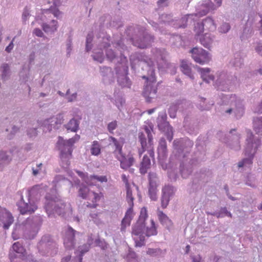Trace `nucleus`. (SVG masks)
Segmentation results:
<instances>
[{
	"mask_svg": "<svg viewBox=\"0 0 262 262\" xmlns=\"http://www.w3.org/2000/svg\"><path fill=\"white\" fill-rule=\"evenodd\" d=\"M80 139V136L76 135L74 137L68 140L59 137L57 142V147L60 150V158L63 163V166L67 167L70 165V159L72 157L73 151L72 146L74 144Z\"/></svg>",
	"mask_w": 262,
	"mask_h": 262,
	"instance_id": "1",
	"label": "nucleus"
},
{
	"mask_svg": "<svg viewBox=\"0 0 262 262\" xmlns=\"http://www.w3.org/2000/svg\"><path fill=\"white\" fill-rule=\"evenodd\" d=\"M40 192L39 187L38 186H35L29 191V196L30 198L29 203H25L22 201L18 203V209L22 214L27 213L31 214L37 209V206L34 202H31V198L35 195H39Z\"/></svg>",
	"mask_w": 262,
	"mask_h": 262,
	"instance_id": "2",
	"label": "nucleus"
},
{
	"mask_svg": "<svg viewBox=\"0 0 262 262\" xmlns=\"http://www.w3.org/2000/svg\"><path fill=\"white\" fill-rule=\"evenodd\" d=\"M190 52L192 54V58L197 63L204 64L208 63L210 60L208 53L202 48H193L191 50Z\"/></svg>",
	"mask_w": 262,
	"mask_h": 262,
	"instance_id": "3",
	"label": "nucleus"
},
{
	"mask_svg": "<svg viewBox=\"0 0 262 262\" xmlns=\"http://www.w3.org/2000/svg\"><path fill=\"white\" fill-rule=\"evenodd\" d=\"M116 157L120 161V167L125 170L133 166L135 162L134 155L131 152H129L127 155L122 152V154L116 155Z\"/></svg>",
	"mask_w": 262,
	"mask_h": 262,
	"instance_id": "4",
	"label": "nucleus"
},
{
	"mask_svg": "<svg viewBox=\"0 0 262 262\" xmlns=\"http://www.w3.org/2000/svg\"><path fill=\"white\" fill-rule=\"evenodd\" d=\"M145 227V224L141 223L138 222L133 227L132 234L139 236L140 241H137L136 239V244L137 246L141 247L144 244L145 241V236L144 234V228Z\"/></svg>",
	"mask_w": 262,
	"mask_h": 262,
	"instance_id": "5",
	"label": "nucleus"
},
{
	"mask_svg": "<svg viewBox=\"0 0 262 262\" xmlns=\"http://www.w3.org/2000/svg\"><path fill=\"white\" fill-rule=\"evenodd\" d=\"M151 79V80L150 81L149 83H147L145 86L143 91L144 96L146 98L148 102H150L152 98H155L157 93V86H154L152 85V83L156 82L155 77L152 76Z\"/></svg>",
	"mask_w": 262,
	"mask_h": 262,
	"instance_id": "6",
	"label": "nucleus"
},
{
	"mask_svg": "<svg viewBox=\"0 0 262 262\" xmlns=\"http://www.w3.org/2000/svg\"><path fill=\"white\" fill-rule=\"evenodd\" d=\"M0 220L4 224L5 229H8L14 221L11 214L6 209L1 207H0Z\"/></svg>",
	"mask_w": 262,
	"mask_h": 262,
	"instance_id": "7",
	"label": "nucleus"
},
{
	"mask_svg": "<svg viewBox=\"0 0 262 262\" xmlns=\"http://www.w3.org/2000/svg\"><path fill=\"white\" fill-rule=\"evenodd\" d=\"M103 197L104 195L102 192H99L97 193L92 191L88 199V200L90 202H88L87 207L91 208H96L98 206V202L101 199H103Z\"/></svg>",
	"mask_w": 262,
	"mask_h": 262,
	"instance_id": "8",
	"label": "nucleus"
},
{
	"mask_svg": "<svg viewBox=\"0 0 262 262\" xmlns=\"http://www.w3.org/2000/svg\"><path fill=\"white\" fill-rule=\"evenodd\" d=\"M75 231L71 227H69L64 239V245L67 249H72L74 247Z\"/></svg>",
	"mask_w": 262,
	"mask_h": 262,
	"instance_id": "9",
	"label": "nucleus"
},
{
	"mask_svg": "<svg viewBox=\"0 0 262 262\" xmlns=\"http://www.w3.org/2000/svg\"><path fill=\"white\" fill-rule=\"evenodd\" d=\"M134 215L133 209L129 208L126 211L124 217L121 221L120 230L122 232H125L126 228L129 227L131 221L134 217Z\"/></svg>",
	"mask_w": 262,
	"mask_h": 262,
	"instance_id": "10",
	"label": "nucleus"
},
{
	"mask_svg": "<svg viewBox=\"0 0 262 262\" xmlns=\"http://www.w3.org/2000/svg\"><path fill=\"white\" fill-rule=\"evenodd\" d=\"M77 174L79 177L83 179V180L88 184L91 185V181L93 180H96L100 182H106L107 181L106 176H91L90 178L88 177L87 174L83 173L80 171H76Z\"/></svg>",
	"mask_w": 262,
	"mask_h": 262,
	"instance_id": "11",
	"label": "nucleus"
},
{
	"mask_svg": "<svg viewBox=\"0 0 262 262\" xmlns=\"http://www.w3.org/2000/svg\"><path fill=\"white\" fill-rule=\"evenodd\" d=\"M252 146L249 145L248 147L245 150V156H248L249 158L243 159L238 163L239 167H242L246 164L251 165L252 163L253 155H252Z\"/></svg>",
	"mask_w": 262,
	"mask_h": 262,
	"instance_id": "12",
	"label": "nucleus"
},
{
	"mask_svg": "<svg viewBox=\"0 0 262 262\" xmlns=\"http://www.w3.org/2000/svg\"><path fill=\"white\" fill-rule=\"evenodd\" d=\"M151 165L150 159L147 155H144L140 163V172L141 174H145L150 168Z\"/></svg>",
	"mask_w": 262,
	"mask_h": 262,
	"instance_id": "13",
	"label": "nucleus"
},
{
	"mask_svg": "<svg viewBox=\"0 0 262 262\" xmlns=\"http://www.w3.org/2000/svg\"><path fill=\"white\" fill-rule=\"evenodd\" d=\"M158 157L161 159H164L166 157L167 146L166 142L164 139H160L159 146L158 148Z\"/></svg>",
	"mask_w": 262,
	"mask_h": 262,
	"instance_id": "14",
	"label": "nucleus"
},
{
	"mask_svg": "<svg viewBox=\"0 0 262 262\" xmlns=\"http://www.w3.org/2000/svg\"><path fill=\"white\" fill-rule=\"evenodd\" d=\"M110 141H112L116 147V149L114 152L116 154V155H119L120 154H122L123 152L122 147L124 143V139L120 138V140L118 141L115 138L113 137H110Z\"/></svg>",
	"mask_w": 262,
	"mask_h": 262,
	"instance_id": "15",
	"label": "nucleus"
},
{
	"mask_svg": "<svg viewBox=\"0 0 262 262\" xmlns=\"http://www.w3.org/2000/svg\"><path fill=\"white\" fill-rule=\"evenodd\" d=\"M150 222V225L146 227L145 232V235L148 237L156 235L158 233L157 227L154 220L151 219Z\"/></svg>",
	"mask_w": 262,
	"mask_h": 262,
	"instance_id": "16",
	"label": "nucleus"
},
{
	"mask_svg": "<svg viewBox=\"0 0 262 262\" xmlns=\"http://www.w3.org/2000/svg\"><path fill=\"white\" fill-rule=\"evenodd\" d=\"M212 6V3L210 1L207 2L205 4H202L200 7V11L196 14V15L198 16H203L206 15L211 9Z\"/></svg>",
	"mask_w": 262,
	"mask_h": 262,
	"instance_id": "17",
	"label": "nucleus"
},
{
	"mask_svg": "<svg viewBox=\"0 0 262 262\" xmlns=\"http://www.w3.org/2000/svg\"><path fill=\"white\" fill-rule=\"evenodd\" d=\"M198 71L201 73L202 78L207 82H209V80H213L214 77L212 75H209L210 70L208 68L198 69Z\"/></svg>",
	"mask_w": 262,
	"mask_h": 262,
	"instance_id": "18",
	"label": "nucleus"
},
{
	"mask_svg": "<svg viewBox=\"0 0 262 262\" xmlns=\"http://www.w3.org/2000/svg\"><path fill=\"white\" fill-rule=\"evenodd\" d=\"M181 71L185 75H187L191 79H193V76L192 74L191 69L187 62L185 60H182L180 66Z\"/></svg>",
	"mask_w": 262,
	"mask_h": 262,
	"instance_id": "19",
	"label": "nucleus"
},
{
	"mask_svg": "<svg viewBox=\"0 0 262 262\" xmlns=\"http://www.w3.org/2000/svg\"><path fill=\"white\" fill-rule=\"evenodd\" d=\"M157 215L159 221L161 224L167 225L172 223L171 220L169 219L167 215L159 209L157 210Z\"/></svg>",
	"mask_w": 262,
	"mask_h": 262,
	"instance_id": "20",
	"label": "nucleus"
},
{
	"mask_svg": "<svg viewBox=\"0 0 262 262\" xmlns=\"http://www.w3.org/2000/svg\"><path fill=\"white\" fill-rule=\"evenodd\" d=\"M213 41L212 38L211 37L210 34L205 33L200 38L201 43L205 48H209Z\"/></svg>",
	"mask_w": 262,
	"mask_h": 262,
	"instance_id": "21",
	"label": "nucleus"
},
{
	"mask_svg": "<svg viewBox=\"0 0 262 262\" xmlns=\"http://www.w3.org/2000/svg\"><path fill=\"white\" fill-rule=\"evenodd\" d=\"M146 132L147 134L148 138V144H149V149L147 150L149 156L154 158V150L153 147V138L150 133V131L148 128L146 129Z\"/></svg>",
	"mask_w": 262,
	"mask_h": 262,
	"instance_id": "22",
	"label": "nucleus"
},
{
	"mask_svg": "<svg viewBox=\"0 0 262 262\" xmlns=\"http://www.w3.org/2000/svg\"><path fill=\"white\" fill-rule=\"evenodd\" d=\"M93 238L92 237H90L88 239L87 244H84L82 246L79 247V250L81 253L79 258L80 262L82 259V257L83 254L89 250L91 247V245L93 243Z\"/></svg>",
	"mask_w": 262,
	"mask_h": 262,
	"instance_id": "23",
	"label": "nucleus"
},
{
	"mask_svg": "<svg viewBox=\"0 0 262 262\" xmlns=\"http://www.w3.org/2000/svg\"><path fill=\"white\" fill-rule=\"evenodd\" d=\"M149 180V187L148 190V193L150 199L152 200H156L157 199V185L156 184L152 182L150 180Z\"/></svg>",
	"mask_w": 262,
	"mask_h": 262,
	"instance_id": "24",
	"label": "nucleus"
},
{
	"mask_svg": "<svg viewBox=\"0 0 262 262\" xmlns=\"http://www.w3.org/2000/svg\"><path fill=\"white\" fill-rule=\"evenodd\" d=\"M92 191L87 186H82L79 189L78 195L83 199L88 200Z\"/></svg>",
	"mask_w": 262,
	"mask_h": 262,
	"instance_id": "25",
	"label": "nucleus"
},
{
	"mask_svg": "<svg viewBox=\"0 0 262 262\" xmlns=\"http://www.w3.org/2000/svg\"><path fill=\"white\" fill-rule=\"evenodd\" d=\"M206 29L209 31H214L216 29V26L214 23L213 20L210 17H207L205 19L202 23Z\"/></svg>",
	"mask_w": 262,
	"mask_h": 262,
	"instance_id": "26",
	"label": "nucleus"
},
{
	"mask_svg": "<svg viewBox=\"0 0 262 262\" xmlns=\"http://www.w3.org/2000/svg\"><path fill=\"white\" fill-rule=\"evenodd\" d=\"M57 21L53 20L51 22V25L43 24L42 25V29L46 32H54L57 30Z\"/></svg>",
	"mask_w": 262,
	"mask_h": 262,
	"instance_id": "27",
	"label": "nucleus"
},
{
	"mask_svg": "<svg viewBox=\"0 0 262 262\" xmlns=\"http://www.w3.org/2000/svg\"><path fill=\"white\" fill-rule=\"evenodd\" d=\"M78 123L74 119H71L69 122L66 125V127L68 130L76 132L78 128Z\"/></svg>",
	"mask_w": 262,
	"mask_h": 262,
	"instance_id": "28",
	"label": "nucleus"
},
{
	"mask_svg": "<svg viewBox=\"0 0 262 262\" xmlns=\"http://www.w3.org/2000/svg\"><path fill=\"white\" fill-rule=\"evenodd\" d=\"M101 147L97 141H94L92 143L91 148V152L92 155L98 156L100 154Z\"/></svg>",
	"mask_w": 262,
	"mask_h": 262,
	"instance_id": "29",
	"label": "nucleus"
},
{
	"mask_svg": "<svg viewBox=\"0 0 262 262\" xmlns=\"http://www.w3.org/2000/svg\"><path fill=\"white\" fill-rule=\"evenodd\" d=\"M126 200L129 205V208L133 209L134 206V198L132 194V191L130 189V186L126 187Z\"/></svg>",
	"mask_w": 262,
	"mask_h": 262,
	"instance_id": "30",
	"label": "nucleus"
},
{
	"mask_svg": "<svg viewBox=\"0 0 262 262\" xmlns=\"http://www.w3.org/2000/svg\"><path fill=\"white\" fill-rule=\"evenodd\" d=\"M147 217L148 213L147 208L144 207L141 209L138 222L141 223L145 224V221L146 220Z\"/></svg>",
	"mask_w": 262,
	"mask_h": 262,
	"instance_id": "31",
	"label": "nucleus"
},
{
	"mask_svg": "<svg viewBox=\"0 0 262 262\" xmlns=\"http://www.w3.org/2000/svg\"><path fill=\"white\" fill-rule=\"evenodd\" d=\"M174 194V190L173 187L166 185L162 189V195H166L168 198H170Z\"/></svg>",
	"mask_w": 262,
	"mask_h": 262,
	"instance_id": "32",
	"label": "nucleus"
},
{
	"mask_svg": "<svg viewBox=\"0 0 262 262\" xmlns=\"http://www.w3.org/2000/svg\"><path fill=\"white\" fill-rule=\"evenodd\" d=\"M66 207L64 203L58 204L54 206V210L58 215H61L66 212Z\"/></svg>",
	"mask_w": 262,
	"mask_h": 262,
	"instance_id": "33",
	"label": "nucleus"
},
{
	"mask_svg": "<svg viewBox=\"0 0 262 262\" xmlns=\"http://www.w3.org/2000/svg\"><path fill=\"white\" fill-rule=\"evenodd\" d=\"M43 13L45 15H49L50 13H52L54 16L57 17L60 15V12L56 6H52L49 9L45 10Z\"/></svg>",
	"mask_w": 262,
	"mask_h": 262,
	"instance_id": "34",
	"label": "nucleus"
},
{
	"mask_svg": "<svg viewBox=\"0 0 262 262\" xmlns=\"http://www.w3.org/2000/svg\"><path fill=\"white\" fill-rule=\"evenodd\" d=\"M118 82L122 87H130L131 85V82L129 79L125 76H123L122 78H119L118 79Z\"/></svg>",
	"mask_w": 262,
	"mask_h": 262,
	"instance_id": "35",
	"label": "nucleus"
},
{
	"mask_svg": "<svg viewBox=\"0 0 262 262\" xmlns=\"http://www.w3.org/2000/svg\"><path fill=\"white\" fill-rule=\"evenodd\" d=\"M11 160L9 156L6 155L5 152H0V165H7L9 163Z\"/></svg>",
	"mask_w": 262,
	"mask_h": 262,
	"instance_id": "36",
	"label": "nucleus"
},
{
	"mask_svg": "<svg viewBox=\"0 0 262 262\" xmlns=\"http://www.w3.org/2000/svg\"><path fill=\"white\" fill-rule=\"evenodd\" d=\"M12 248L17 253L23 254L25 252V249L19 242L15 243L12 246Z\"/></svg>",
	"mask_w": 262,
	"mask_h": 262,
	"instance_id": "37",
	"label": "nucleus"
},
{
	"mask_svg": "<svg viewBox=\"0 0 262 262\" xmlns=\"http://www.w3.org/2000/svg\"><path fill=\"white\" fill-rule=\"evenodd\" d=\"M204 26L203 23H197L194 27V31L196 35H199L204 31Z\"/></svg>",
	"mask_w": 262,
	"mask_h": 262,
	"instance_id": "38",
	"label": "nucleus"
},
{
	"mask_svg": "<svg viewBox=\"0 0 262 262\" xmlns=\"http://www.w3.org/2000/svg\"><path fill=\"white\" fill-rule=\"evenodd\" d=\"M170 198L166 196V195H162L161 198V206L163 209L167 207L169 204Z\"/></svg>",
	"mask_w": 262,
	"mask_h": 262,
	"instance_id": "39",
	"label": "nucleus"
},
{
	"mask_svg": "<svg viewBox=\"0 0 262 262\" xmlns=\"http://www.w3.org/2000/svg\"><path fill=\"white\" fill-rule=\"evenodd\" d=\"M230 29V26L228 23H224L222 25L220 28V32L225 33L227 32Z\"/></svg>",
	"mask_w": 262,
	"mask_h": 262,
	"instance_id": "40",
	"label": "nucleus"
},
{
	"mask_svg": "<svg viewBox=\"0 0 262 262\" xmlns=\"http://www.w3.org/2000/svg\"><path fill=\"white\" fill-rule=\"evenodd\" d=\"M139 141L141 143V145L142 147L143 146H146L147 143H146V139L144 136V135L143 133L140 134L139 136Z\"/></svg>",
	"mask_w": 262,
	"mask_h": 262,
	"instance_id": "41",
	"label": "nucleus"
},
{
	"mask_svg": "<svg viewBox=\"0 0 262 262\" xmlns=\"http://www.w3.org/2000/svg\"><path fill=\"white\" fill-rule=\"evenodd\" d=\"M93 40V36L89 34L86 37V50L87 51H89L91 50V47L90 44L91 43Z\"/></svg>",
	"mask_w": 262,
	"mask_h": 262,
	"instance_id": "42",
	"label": "nucleus"
},
{
	"mask_svg": "<svg viewBox=\"0 0 262 262\" xmlns=\"http://www.w3.org/2000/svg\"><path fill=\"white\" fill-rule=\"evenodd\" d=\"M117 122L116 121H112L108 124V129L110 132L112 133L113 131L116 128Z\"/></svg>",
	"mask_w": 262,
	"mask_h": 262,
	"instance_id": "43",
	"label": "nucleus"
},
{
	"mask_svg": "<svg viewBox=\"0 0 262 262\" xmlns=\"http://www.w3.org/2000/svg\"><path fill=\"white\" fill-rule=\"evenodd\" d=\"M257 126H260L262 127V117L260 118H256L254 120V128L257 127Z\"/></svg>",
	"mask_w": 262,
	"mask_h": 262,
	"instance_id": "44",
	"label": "nucleus"
},
{
	"mask_svg": "<svg viewBox=\"0 0 262 262\" xmlns=\"http://www.w3.org/2000/svg\"><path fill=\"white\" fill-rule=\"evenodd\" d=\"M106 56L110 60H112L115 58V54L112 50H108L106 52Z\"/></svg>",
	"mask_w": 262,
	"mask_h": 262,
	"instance_id": "45",
	"label": "nucleus"
},
{
	"mask_svg": "<svg viewBox=\"0 0 262 262\" xmlns=\"http://www.w3.org/2000/svg\"><path fill=\"white\" fill-rule=\"evenodd\" d=\"M33 33L38 37H42L43 36V33L41 30L39 29H35L34 30Z\"/></svg>",
	"mask_w": 262,
	"mask_h": 262,
	"instance_id": "46",
	"label": "nucleus"
},
{
	"mask_svg": "<svg viewBox=\"0 0 262 262\" xmlns=\"http://www.w3.org/2000/svg\"><path fill=\"white\" fill-rule=\"evenodd\" d=\"M121 178H122V181L125 184V187H128V186H130L129 184L127 178L126 177V176L125 174H122L121 176Z\"/></svg>",
	"mask_w": 262,
	"mask_h": 262,
	"instance_id": "47",
	"label": "nucleus"
},
{
	"mask_svg": "<svg viewBox=\"0 0 262 262\" xmlns=\"http://www.w3.org/2000/svg\"><path fill=\"white\" fill-rule=\"evenodd\" d=\"M2 68L3 69V73L2 74V77L3 78L4 76H6L7 71L9 70V67L7 64H4Z\"/></svg>",
	"mask_w": 262,
	"mask_h": 262,
	"instance_id": "48",
	"label": "nucleus"
},
{
	"mask_svg": "<svg viewBox=\"0 0 262 262\" xmlns=\"http://www.w3.org/2000/svg\"><path fill=\"white\" fill-rule=\"evenodd\" d=\"M13 40H14V39L12 40V41L10 42V43L6 48V51L8 53L10 52L11 51L13 48Z\"/></svg>",
	"mask_w": 262,
	"mask_h": 262,
	"instance_id": "49",
	"label": "nucleus"
},
{
	"mask_svg": "<svg viewBox=\"0 0 262 262\" xmlns=\"http://www.w3.org/2000/svg\"><path fill=\"white\" fill-rule=\"evenodd\" d=\"M146 146H141V148L138 150V154L140 157H141L143 153L146 151Z\"/></svg>",
	"mask_w": 262,
	"mask_h": 262,
	"instance_id": "50",
	"label": "nucleus"
},
{
	"mask_svg": "<svg viewBox=\"0 0 262 262\" xmlns=\"http://www.w3.org/2000/svg\"><path fill=\"white\" fill-rule=\"evenodd\" d=\"M76 94H73L71 98H68V101L71 102V101H73L74 100H75L76 99Z\"/></svg>",
	"mask_w": 262,
	"mask_h": 262,
	"instance_id": "51",
	"label": "nucleus"
},
{
	"mask_svg": "<svg viewBox=\"0 0 262 262\" xmlns=\"http://www.w3.org/2000/svg\"><path fill=\"white\" fill-rule=\"evenodd\" d=\"M71 256H67L64 258H63L62 259V262H68L69 261L70 259H71Z\"/></svg>",
	"mask_w": 262,
	"mask_h": 262,
	"instance_id": "52",
	"label": "nucleus"
},
{
	"mask_svg": "<svg viewBox=\"0 0 262 262\" xmlns=\"http://www.w3.org/2000/svg\"><path fill=\"white\" fill-rule=\"evenodd\" d=\"M256 51L257 52H260L262 51V46L258 45L255 48Z\"/></svg>",
	"mask_w": 262,
	"mask_h": 262,
	"instance_id": "53",
	"label": "nucleus"
},
{
	"mask_svg": "<svg viewBox=\"0 0 262 262\" xmlns=\"http://www.w3.org/2000/svg\"><path fill=\"white\" fill-rule=\"evenodd\" d=\"M135 45L137 46L138 47H139L140 48H145L146 47V46L145 45H141V44L137 45V43H135Z\"/></svg>",
	"mask_w": 262,
	"mask_h": 262,
	"instance_id": "54",
	"label": "nucleus"
},
{
	"mask_svg": "<svg viewBox=\"0 0 262 262\" xmlns=\"http://www.w3.org/2000/svg\"><path fill=\"white\" fill-rule=\"evenodd\" d=\"M223 210L224 212H225V213H226L227 215H228L230 217L232 216L231 214L227 210L226 208H223Z\"/></svg>",
	"mask_w": 262,
	"mask_h": 262,
	"instance_id": "55",
	"label": "nucleus"
},
{
	"mask_svg": "<svg viewBox=\"0 0 262 262\" xmlns=\"http://www.w3.org/2000/svg\"><path fill=\"white\" fill-rule=\"evenodd\" d=\"M168 0H159L158 2V4L159 6H160L161 5L163 4L164 3L167 2Z\"/></svg>",
	"mask_w": 262,
	"mask_h": 262,
	"instance_id": "56",
	"label": "nucleus"
},
{
	"mask_svg": "<svg viewBox=\"0 0 262 262\" xmlns=\"http://www.w3.org/2000/svg\"><path fill=\"white\" fill-rule=\"evenodd\" d=\"M38 170L33 169V173L34 176L37 175L38 173Z\"/></svg>",
	"mask_w": 262,
	"mask_h": 262,
	"instance_id": "57",
	"label": "nucleus"
},
{
	"mask_svg": "<svg viewBox=\"0 0 262 262\" xmlns=\"http://www.w3.org/2000/svg\"><path fill=\"white\" fill-rule=\"evenodd\" d=\"M46 209L47 212L48 213V212L50 211V206L49 204H47L46 205Z\"/></svg>",
	"mask_w": 262,
	"mask_h": 262,
	"instance_id": "58",
	"label": "nucleus"
},
{
	"mask_svg": "<svg viewBox=\"0 0 262 262\" xmlns=\"http://www.w3.org/2000/svg\"><path fill=\"white\" fill-rule=\"evenodd\" d=\"M32 133L33 134V136H36L37 135V131L35 128H33L32 129Z\"/></svg>",
	"mask_w": 262,
	"mask_h": 262,
	"instance_id": "59",
	"label": "nucleus"
},
{
	"mask_svg": "<svg viewBox=\"0 0 262 262\" xmlns=\"http://www.w3.org/2000/svg\"><path fill=\"white\" fill-rule=\"evenodd\" d=\"M29 15V13L24 12L23 13V16L25 17H27Z\"/></svg>",
	"mask_w": 262,
	"mask_h": 262,
	"instance_id": "60",
	"label": "nucleus"
},
{
	"mask_svg": "<svg viewBox=\"0 0 262 262\" xmlns=\"http://www.w3.org/2000/svg\"><path fill=\"white\" fill-rule=\"evenodd\" d=\"M154 111H155L154 109H150V110L148 111V113L149 114H151V113H152L154 112Z\"/></svg>",
	"mask_w": 262,
	"mask_h": 262,
	"instance_id": "61",
	"label": "nucleus"
},
{
	"mask_svg": "<svg viewBox=\"0 0 262 262\" xmlns=\"http://www.w3.org/2000/svg\"><path fill=\"white\" fill-rule=\"evenodd\" d=\"M260 113H262V101L260 105V109L258 110Z\"/></svg>",
	"mask_w": 262,
	"mask_h": 262,
	"instance_id": "62",
	"label": "nucleus"
},
{
	"mask_svg": "<svg viewBox=\"0 0 262 262\" xmlns=\"http://www.w3.org/2000/svg\"><path fill=\"white\" fill-rule=\"evenodd\" d=\"M231 112H232L231 108L228 109V110L226 111V113H231Z\"/></svg>",
	"mask_w": 262,
	"mask_h": 262,
	"instance_id": "63",
	"label": "nucleus"
},
{
	"mask_svg": "<svg viewBox=\"0 0 262 262\" xmlns=\"http://www.w3.org/2000/svg\"><path fill=\"white\" fill-rule=\"evenodd\" d=\"M258 209L259 210H262V203L260 204V205H259V206L258 207Z\"/></svg>",
	"mask_w": 262,
	"mask_h": 262,
	"instance_id": "64",
	"label": "nucleus"
}]
</instances>
